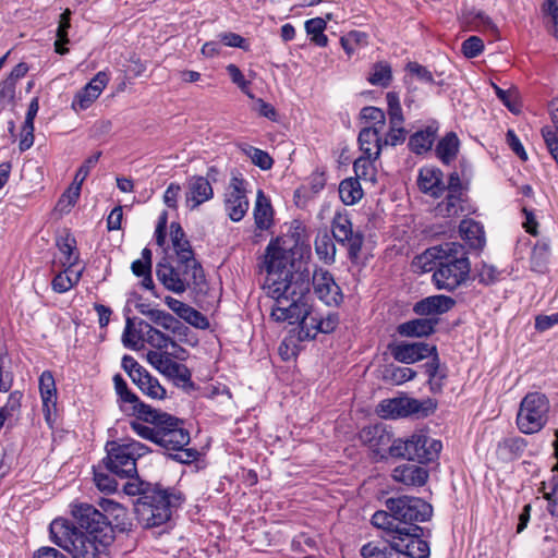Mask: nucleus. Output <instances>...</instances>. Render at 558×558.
I'll list each match as a JSON object with an SVG mask.
<instances>
[{"label": "nucleus", "mask_w": 558, "mask_h": 558, "mask_svg": "<svg viewBox=\"0 0 558 558\" xmlns=\"http://www.w3.org/2000/svg\"><path fill=\"white\" fill-rule=\"evenodd\" d=\"M264 266L266 278L263 289L266 295L279 302L281 298L299 299L308 295L311 289V271L303 268L302 262L295 264L290 253L270 242L266 248Z\"/></svg>", "instance_id": "f257e3e1"}, {"label": "nucleus", "mask_w": 558, "mask_h": 558, "mask_svg": "<svg viewBox=\"0 0 558 558\" xmlns=\"http://www.w3.org/2000/svg\"><path fill=\"white\" fill-rule=\"evenodd\" d=\"M49 532L51 541L73 558H105L113 542L111 534L86 533L62 518L50 523Z\"/></svg>", "instance_id": "f03ea898"}, {"label": "nucleus", "mask_w": 558, "mask_h": 558, "mask_svg": "<svg viewBox=\"0 0 558 558\" xmlns=\"http://www.w3.org/2000/svg\"><path fill=\"white\" fill-rule=\"evenodd\" d=\"M423 258L435 259L433 280L439 290L453 291L469 279L471 264L464 246L460 243L447 242L430 247Z\"/></svg>", "instance_id": "7ed1b4c3"}, {"label": "nucleus", "mask_w": 558, "mask_h": 558, "mask_svg": "<svg viewBox=\"0 0 558 558\" xmlns=\"http://www.w3.org/2000/svg\"><path fill=\"white\" fill-rule=\"evenodd\" d=\"M156 420L158 422L156 445L163 448L169 457L180 463L187 464L197 460L198 451L186 448L191 438L183 421L153 407L144 412V416L140 421L156 422Z\"/></svg>", "instance_id": "20e7f679"}, {"label": "nucleus", "mask_w": 558, "mask_h": 558, "mask_svg": "<svg viewBox=\"0 0 558 558\" xmlns=\"http://www.w3.org/2000/svg\"><path fill=\"white\" fill-rule=\"evenodd\" d=\"M134 504L138 522L146 529L159 526L170 520L172 509L180 506L183 498L175 490L156 487Z\"/></svg>", "instance_id": "39448f33"}, {"label": "nucleus", "mask_w": 558, "mask_h": 558, "mask_svg": "<svg viewBox=\"0 0 558 558\" xmlns=\"http://www.w3.org/2000/svg\"><path fill=\"white\" fill-rule=\"evenodd\" d=\"M156 276L167 290L177 294L187 289L203 292L206 286L203 267L197 260L178 259L177 266H173L163 258L156 265Z\"/></svg>", "instance_id": "423d86ee"}, {"label": "nucleus", "mask_w": 558, "mask_h": 558, "mask_svg": "<svg viewBox=\"0 0 558 558\" xmlns=\"http://www.w3.org/2000/svg\"><path fill=\"white\" fill-rule=\"evenodd\" d=\"M107 457L102 460L107 471L117 474L120 478L137 475L136 461L148 452V448L136 441H110L106 446Z\"/></svg>", "instance_id": "0eeeda50"}, {"label": "nucleus", "mask_w": 558, "mask_h": 558, "mask_svg": "<svg viewBox=\"0 0 558 558\" xmlns=\"http://www.w3.org/2000/svg\"><path fill=\"white\" fill-rule=\"evenodd\" d=\"M441 442L425 434L416 433L405 439H396L389 447V454L418 463H428L438 458Z\"/></svg>", "instance_id": "6e6552de"}, {"label": "nucleus", "mask_w": 558, "mask_h": 558, "mask_svg": "<svg viewBox=\"0 0 558 558\" xmlns=\"http://www.w3.org/2000/svg\"><path fill=\"white\" fill-rule=\"evenodd\" d=\"M550 403L541 392H529L521 401L517 415L519 429L524 434L539 432L548 420Z\"/></svg>", "instance_id": "1a4fd4ad"}, {"label": "nucleus", "mask_w": 558, "mask_h": 558, "mask_svg": "<svg viewBox=\"0 0 558 558\" xmlns=\"http://www.w3.org/2000/svg\"><path fill=\"white\" fill-rule=\"evenodd\" d=\"M436 404L430 399L417 400L410 397H399L384 400L378 405V414L384 418L426 417L434 413Z\"/></svg>", "instance_id": "9d476101"}, {"label": "nucleus", "mask_w": 558, "mask_h": 558, "mask_svg": "<svg viewBox=\"0 0 558 558\" xmlns=\"http://www.w3.org/2000/svg\"><path fill=\"white\" fill-rule=\"evenodd\" d=\"M385 505L399 523L409 524L410 526L415 525V522L427 521L433 513L432 506L416 497L388 498Z\"/></svg>", "instance_id": "9b49d317"}, {"label": "nucleus", "mask_w": 558, "mask_h": 558, "mask_svg": "<svg viewBox=\"0 0 558 558\" xmlns=\"http://www.w3.org/2000/svg\"><path fill=\"white\" fill-rule=\"evenodd\" d=\"M423 529L418 525L402 527L391 535V542L396 553L409 558H428L430 554L429 545L421 538Z\"/></svg>", "instance_id": "f8f14e48"}, {"label": "nucleus", "mask_w": 558, "mask_h": 558, "mask_svg": "<svg viewBox=\"0 0 558 558\" xmlns=\"http://www.w3.org/2000/svg\"><path fill=\"white\" fill-rule=\"evenodd\" d=\"M147 361L158 372L172 380L175 386L184 389L193 388L190 369L184 364L172 360L168 353L149 351L147 353Z\"/></svg>", "instance_id": "ddd939ff"}, {"label": "nucleus", "mask_w": 558, "mask_h": 558, "mask_svg": "<svg viewBox=\"0 0 558 558\" xmlns=\"http://www.w3.org/2000/svg\"><path fill=\"white\" fill-rule=\"evenodd\" d=\"M72 514L77 524L85 530L84 532L96 535H101L106 532V534L113 535V527L109 518L94 506L88 504L75 505L72 509Z\"/></svg>", "instance_id": "4468645a"}, {"label": "nucleus", "mask_w": 558, "mask_h": 558, "mask_svg": "<svg viewBox=\"0 0 558 558\" xmlns=\"http://www.w3.org/2000/svg\"><path fill=\"white\" fill-rule=\"evenodd\" d=\"M311 283L317 298L328 306H338L343 301L340 287L336 283L331 272L325 268L316 267L311 272Z\"/></svg>", "instance_id": "2eb2a0df"}, {"label": "nucleus", "mask_w": 558, "mask_h": 558, "mask_svg": "<svg viewBox=\"0 0 558 558\" xmlns=\"http://www.w3.org/2000/svg\"><path fill=\"white\" fill-rule=\"evenodd\" d=\"M218 170L210 167L206 177L193 175L186 182L185 202L190 209H196L203 203L214 197V190L210 180L216 181Z\"/></svg>", "instance_id": "dca6fc26"}, {"label": "nucleus", "mask_w": 558, "mask_h": 558, "mask_svg": "<svg viewBox=\"0 0 558 558\" xmlns=\"http://www.w3.org/2000/svg\"><path fill=\"white\" fill-rule=\"evenodd\" d=\"M244 183L243 179L233 177L225 194V209L229 218L235 222L243 219L250 206Z\"/></svg>", "instance_id": "f3484780"}, {"label": "nucleus", "mask_w": 558, "mask_h": 558, "mask_svg": "<svg viewBox=\"0 0 558 558\" xmlns=\"http://www.w3.org/2000/svg\"><path fill=\"white\" fill-rule=\"evenodd\" d=\"M332 238L340 244L348 246L349 256L356 258L363 245V235L353 232L351 220L347 215L336 214L332 219Z\"/></svg>", "instance_id": "a211bd4d"}, {"label": "nucleus", "mask_w": 558, "mask_h": 558, "mask_svg": "<svg viewBox=\"0 0 558 558\" xmlns=\"http://www.w3.org/2000/svg\"><path fill=\"white\" fill-rule=\"evenodd\" d=\"M308 295L296 299L281 298L271 306L270 317L277 323L296 324L310 311Z\"/></svg>", "instance_id": "6ab92c4d"}, {"label": "nucleus", "mask_w": 558, "mask_h": 558, "mask_svg": "<svg viewBox=\"0 0 558 558\" xmlns=\"http://www.w3.org/2000/svg\"><path fill=\"white\" fill-rule=\"evenodd\" d=\"M390 353L398 362L413 364L429 356L433 359L437 348L425 342H401L390 345Z\"/></svg>", "instance_id": "aec40b11"}, {"label": "nucleus", "mask_w": 558, "mask_h": 558, "mask_svg": "<svg viewBox=\"0 0 558 558\" xmlns=\"http://www.w3.org/2000/svg\"><path fill=\"white\" fill-rule=\"evenodd\" d=\"M109 82V74L105 71L98 72L89 83L78 90L73 99L72 108L86 110L100 96Z\"/></svg>", "instance_id": "412c9836"}, {"label": "nucleus", "mask_w": 558, "mask_h": 558, "mask_svg": "<svg viewBox=\"0 0 558 558\" xmlns=\"http://www.w3.org/2000/svg\"><path fill=\"white\" fill-rule=\"evenodd\" d=\"M114 389L120 400L124 403L121 410L128 415L135 416L138 421L144 416V412L151 407L144 403L132 392L120 374L113 376Z\"/></svg>", "instance_id": "4be33fe9"}, {"label": "nucleus", "mask_w": 558, "mask_h": 558, "mask_svg": "<svg viewBox=\"0 0 558 558\" xmlns=\"http://www.w3.org/2000/svg\"><path fill=\"white\" fill-rule=\"evenodd\" d=\"M361 440L375 452L380 453L391 446L392 435L383 424L364 427L360 433Z\"/></svg>", "instance_id": "5701e85b"}, {"label": "nucleus", "mask_w": 558, "mask_h": 558, "mask_svg": "<svg viewBox=\"0 0 558 558\" xmlns=\"http://www.w3.org/2000/svg\"><path fill=\"white\" fill-rule=\"evenodd\" d=\"M39 392L43 401V412L47 422L57 408V387L52 373L44 371L39 377Z\"/></svg>", "instance_id": "b1692460"}, {"label": "nucleus", "mask_w": 558, "mask_h": 558, "mask_svg": "<svg viewBox=\"0 0 558 558\" xmlns=\"http://www.w3.org/2000/svg\"><path fill=\"white\" fill-rule=\"evenodd\" d=\"M165 303L173 313L190 325L199 329H205L209 326L208 319L189 304L169 295L165 298Z\"/></svg>", "instance_id": "393cba45"}, {"label": "nucleus", "mask_w": 558, "mask_h": 558, "mask_svg": "<svg viewBox=\"0 0 558 558\" xmlns=\"http://www.w3.org/2000/svg\"><path fill=\"white\" fill-rule=\"evenodd\" d=\"M456 304L451 296L447 295H432L418 301L413 311L421 316L444 314L450 311Z\"/></svg>", "instance_id": "a878e982"}, {"label": "nucleus", "mask_w": 558, "mask_h": 558, "mask_svg": "<svg viewBox=\"0 0 558 558\" xmlns=\"http://www.w3.org/2000/svg\"><path fill=\"white\" fill-rule=\"evenodd\" d=\"M418 189L430 196L440 197L445 191L442 172L436 168H422L417 178Z\"/></svg>", "instance_id": "bb28decb"}, {"label": "nucleus", "mask_w": 558, "mask_h": 558, "mask_svg": "<svg viewBox=\"0 0 558 558\" xmlns=\"http://www.w3.org/2000/svg\"><path fill=\"white\" fill-rule=\"evenodd\" d=\"M383 130L377 126L363 128L359 134L360 148L363 155L378 159L383 149L384 141L380 137Z\"/></svg>", "instance_id": "cd10ccee"}, {"label": "nucleus", "mask_w": 558, "mask_h": 558, "mask_svg": "<svg viewBox=\"0 0 558 558\" xmlns=\"http://www.w3.org/2000/svg\"><path fill=\"white\" fill-rule=\"evenodd\" d=\"M392 477L395 481L408 486H422L426 483L428 473L422 466L403 464L392 471Z\"/></svg>", "instance_id": "c85d7f7f"}, {"label": "nucleus", "mask_w": 558, "mask_h": 558, "mask_svg": "<svg viewBox=\"0 0 558 558\" xmlns=\"http://www.w3.org/2000/svg\"><path fill=\"white\" fill-rule=\"evenodd\" d=\"M138 340L158 350L166 349L169 345L175 347V342L169 336L145 320H140L138 323Z\"/></svg>", "instance_id": "c756f323"}, {"label": "nucleus", "mask_w": 558, "mask_h": 558, "mask_svg": "<svg viewBox=\"0 0 558 558\" xmlns=\"http://www.w3.org/2000/svg\"><path fill=\"white\" fill-rule=\"evenodd\" d=\"M170 236L178 259L181 262L196 260L190 241L186 239L180 223L172 222L170 225Z\"/></svg>", "instance_id": "7c9ffc66"}, {"label": "nucleus", "mask_w": 558, "mask_h": 558, "mask_svg": "<svg viewBox=\"0 0 558 558\" xmlns=\"http://www.w3.org/2000/svg\"><path fill=\"white\" fill-rule=\"evenodd\" d=\"M436 319L416 318L398 326V333L403 337H425L434 332Z\"/></svg>", "instance_id": "2f4dec72"}, {"label": "nucleus", "mask_w": 558, "mask_h": 558, "mask_svg": "<svg viewBox=\"0 0 558 558\" xmlns=\"http://www.w3.org/2000/svg\"><path fill=\"white\" fill-rule=\"evenodd\" d=\"M101 507L109 515L113 518V521H110L113 527V532L116 530L121 533L131 531L132 523L128 518V512L124 507L110 499H104Z\"/></svg>", "instance_id": "473e14b6"}, {"label": "nucleus", "mask_w": 558, "mask_h": 558, "mask_svg": "<svg viewBox=\"0 0 558 558\" xmlns=\"http://www.w3.org/2000/svg\"><path fill=\"white\" fill-rule=\"evenodd\" d=\"M461 238L473 248H482L485 244V234L482 225L472 219H464L459 226Z\"/></svg>", "instance_id": "72a5a7b5"}, {"label": "nucleus", "mask_w": 558, "mask_h": 558, "mask_svg": "<svg viewBox=\"0 0 558 558\" xmlns=\"http://www.w3.org/2000/svg\"><path fill=\"white\" fill-rule=\"evenodd\" d=\"M360 554L363 558H399L391 538L388 542L371 541L361 547Z\"/></svg>", "instance_id": "f704fd0d"}, {"label": "nucleus", "mask_w": 558, "mask_h": 558, "mask_svg": "<svg viewBox=\"0 0 558 558\" xmlns=\"http://www.w3.org/2000/svg\"><path fill=\"white\" fill-rule=\"evenodd\" d=\"M272 207L262 190H258L254 207L255 225L260 230H267L272 225Z\"/></svg>", "instance_id": "c9c22d12"}, {"label": "nucleus", "mask_w": 558, "mask_h": 558, "mask_svg": "<svg viewBox=\"0 0 558 558\" xmlns=\"http://www.w3.org/2000/svg\"><path fill=\"white\" fill-rule=\"evenodd\" d=\"M149 319L157 326H160L161 328L171 331L179 337L186 336L190 331V329L184 324H182L179 319L166 311L154 310V312L150 313Z\"/></svg>", "instance_id": "e433bc0d"}, {"label": "nucleus", "mask_w": 558, "mask_h": 558, "mask_svg": "<svg viewBox=\"0 0 558 558\" xmlns=\"http://www.w3.org/2000/svg\"><path fill=\"white\" fill-rule=\"evenodd\" d=\"M459 138L456 133H447L436 145V156L445 165H450L458 155L459 151Z\"/></svg>", "instance_id": "4c0bfd02"}, {"label": "nucleus", "mask_w": 558, "mask_h": 558, "mask_svg": "<svg viewBox=\"0 0 558 558\" xmlns=\"http://www.w3.org/2000/svg\"><path fill=\"white\" fill-rule=\"evenodd\" d=\"M437 128L428 125L426 129L415 132L409 140V147L415 154L428 151L436 138Z\"/></svg>", "instance_id": "58836bf2"}, {"label": "nucleus", "mask_w": 558, "mask_h": 558, "mask_svg": "<svg viewBox=\"0 0 558 558\" xmlns=\"http://www.w3.org/2000/svg\"><path fill=\"white\" fill-rule=\"evenodd\" d=\"M550 258V245L546 240L538 241L531 254V269L538 274H544L547 270V266Z\"/></svg>", "instance_id": "ea45409f"}, {"label": "nucleus", "mask_w": 558, "mask_h": 558, "mask_svg": "<svg viewBox=\"0 0 558 558\" xmlns=\"http://www.w3.org/2000/svg\"><path fill=\"white\" fill-rule=\"evenodd\" d=\"M425 373L428 375V384L433 393L442 390L444 381L447 378L445 369L440 367L438 354L424 365Z\"/></svg>", "instance_id": "a19ab883"}, {"label": "nucleus", "mask_w": 558, "mask_h": 558, "mask_svg": "<svg viewBox=\"0 0 558 558\" xmlns=\"http://www.w3.org/2000/svg\"><path fill=\"white\" fill-rule=\"evenodd\" d=\"M367 81L373 86L387 88L392 82V70L388 62H375L368 73Z\"/></svg>", "instance_id": "79ce46f5"}, {"label": "nucleus", "mask_w": 558, "mask_h": 558, "mask_svg": "<svg viewBox=\"0 0 558 558\" xmlns=\"http://www.w3.org/2000/svg\"><path fill=\"white\" fill-rule=\"evenodd\" d=\"M134 384L144 395L151 399L161 400L166 397V389L147 371L142 376H137Z\"/></svg>", "instance_id": "37998d69"}, {"label": "nucleus", "mask_w": 558, "mask_h": 558, "mask_svg": "<svg viewBox=\"0 0 558 558\" xmlns=\"http://www.w3.org/2000/svg\"><path fill=\"white\" fill-rule=\"evenodd\" d=\"M339 196L345 205H354L363 197L359 179L348 178L339 184Z\"/></svg>", "instance_id": "c03bdc74"}, {"label": "nucleus", "mask_w": 558, "mask_h": 558, "mask_svg": "<svg viewBox=\"0 0 558 558\" xmlns=\"http://www.w3.org/2000/svg\"><path fill=\"white\" fill-rule=\"evenodd\" d=\"M82 269H74V266H68L63 272L58 274L51 282L52 290L57 293L69 291L80 281Z\"/></svg>", "instance_id": "a18cd8bd"}, {"label": "nucleus", "mask_w": 558, "mask_h": 558, "mask_svg": "<svg viewBox=\"0 0 558 558\" xmlns=\"http://www.w3.org/2000/svg\"><path fill=\"white\" fill-rule=\"evenodd\" d=\"M463 192L453 193L447 190L446 198L437 205L436 210L444 217L457 216L463 210Z\"/></svg>", "instance_id": "49530a36"}, {"label": "nucleus", "mask_w": 558, "mask_h": 558, "mask_svg": "<svg viewBox=\"0 0 558 558\" xmlns=\"http://www.w3.org/2000/svg\"><path fill=\"white\" fill-rule=\"evenodd\" d=\"M299 324L298 339L300 341H307L314 339L318 330V314L314 313L310 305V311L304 317L296 323Z\"/></svg>", "instance_id": "de8ad7c7"}, {"label": "nucleus", "mask_w": 558, "mask_h": 558, "mask_svg": "<svg viewBox=\"0 0 558 558\" xmlns=\"http://www.w3.org/2000/svg\"><path fill=\"white\" fill-rule=\"evenodd\" d=\"M315 252L319 259L332 264L336 256V246L327 231L319 232L315 239Z\"/></svg>", "instance_id": "09e8293b"}, {"label": "nucleus", "mask_w": 558, "mask_h": 558, "mask_svg": "<svg viewBox=\"0 0 558 558\" xmlns=\"http://www.w3.org/2000/svg\"><path fill=\"white\" fill-rule=\"evenodd\" d=\"M416 376V372L408 366L388 365L383 372L385 381L391 385H402Z\"/></svg>", "instance_id": "8fccbe9b"}, {"label": "nucleus", "mask_w": 558, "mask_h": 558, "mask_svg": "<svg viewBox=\"0 0 558 558\" xmlns=\"http://www.w3.org/2000/svg\"><path fill=\"white\" fill-rule=\"evenodd\" d=\"M541 13L548 32L558 37V0H544Z\"/></svg>", "instance_id": "3c124183"}, {"label": "nucleus", "mask_w": 558, "mask_h": 558, "mask_svg": "<svg viewBox=\"0 0 558 558\" xmlns=\"http://www.w3.org/2000/svg\"><path fill=\"white\" fill-rule=\"evenodd\" d=\"M239 148L246 157L251 159V161L255 166H257L262 170H269L272 167L274 160L267 151L256 148L246 143L240 144Z\"/></svg>", "instance_id": "603ef678"}, {"label": "nucleus", "mask_w": 558, "mask_h": 558, "mask_svg": "<svg viewBox=\"0 0 558 558\" xmlns=\"http://www.w3.org/2000/svg\"><path fill=\"white\" fill-rule=\"evenodd\" d=\"M71 10L65 9L60 15L59 25L57 28V40L54 43L56 52L59 54H65L69 51V49L64 48L63 45L69 43L68 32L71 27Z\"/></svg>", "instance_id": "864d4df0"}, {"label": "nucleus", "mask_w": 558, "mask_h": 558, "mask_svg": "<svg viewBox=\"0 0 558 558\" xmlns=\"http://www.w3.org/2000/svg\"><path fill=\"white\" fill-rule=\"evenodd\" d=\"M114 476H117V474L107 471L106 468L105 470H102L100 465L94 468L95 485L105 494H112L118 490V482Z\"/></svg>", "instance_id": "5fc2aeb1"}, {"label": "nucleus", "mask_w": 558, "mask_h": 558, "mask_svg": "<svg viewBox=\"0 0 558 558\" xmlns=\"http://www.w3.org/2000/svg\"><path fill=\"white\" fill-rule=\"evenodd\" d=\"M326 21L322 17L311 19L305 22V29L312 36L311 40L319 47L327 46L328 38L324 35L326 28Z\"/></svg>", "instance_id": "6e6d98bb"}, {"label": "nucleus", "mask_w": 558, "mask_h": 558, "mask_svg": "<svg viewBox=\"0 0 558 558\" xmlns=\"http://www.w3.org/2000/svg\"><path fill=\"white\" fill-rule=\"evenodd\" d=\"M397 521L398 520L389 510H378L372 517V524L374 526L390 532L391 535H396L397 531L402 529Z\"/></svg>", "instance_id": "4d7b16f0"}, {"label": "nucleus", "mask_w": 558, "mask_h": 558, "mask_svg": "<svg viewBox=\"0 0 558 558\" xmlns=\"http://www.w3.org/2000/svg\"><path fill=\"white\" fill-rule=\"evenodd\" d=\"M495 93L500 101L514 114L520 113L521 104L519 100V92L517 88L502 89L493 84Z\"/></svg>", "instance_id": "13d9d810"}, {"label": "nucleus", "mask_w": 558, "mask_h": 558, "mask_svg": "<svg viewBox=\"0 0 558 558\" xmlns=\"http://www.w3.org/2000/svg\"><path fill=\"white\" fill-rule=\"evenodd\" d=\"M374 157H368L367 155H363L357 158L353 163V170L356 174V179L375 181V167L373 161H375Z\"/></svg>", "instance_id": "bf43d9fd"}, {"label": "nucleus", "mask_w": 558, "mask_h": 558, "mask_svg": "<svg viewBox=\"0 0 558 558\" xmlns=\"http://www.w3.org/2000/svg\"><path fill=\"white\" fill-rule=\"evenodd\" d=\"M386 100L388 105L389 124H403L404 118L400 105L399 95L396 92H389L386 95Z\"/></svg>", "instance_id": "052dcab7"}, {"label": "nucleus", "mask_w": 558, "mask_h": 558, "mask_svg": "<svg viewBox=\"0 0 558 558\" xmlns=\"http://www.w3.org/2000/svg\"><path fill=\"white\" fill-rule=\"evenodd\" d=\"M122 343L125 348L132 350H141L143 348L142 340H138V327L135 328L133 319L130 317H128L125 322Z\"/></svg>", "instance_id": "680f3d73"}, {"label": "nucleus", "mask_w": 558, "mask_h": 558, "mask_svg": "<svg viewBox=\"0 0 558 558\" xmlns=\"http://www.w3.org/2000/svg\"><path fill=\"white\" fill-rule=\"evenodd\" d=\"M131 481L126 482L123 485V492L129 496H136L143 497L146 496L148 490H154L157 486L151 485L150 483H145L140 481L136 475L133 477H130Z\"/></svg>", "instance_id": "e2e57ef3"}, {"label": "nucleus", "mask_w": 558, "mask_h": 558, "mask_svg": "<svg viewBox=\"0 0 558 558\" xmlns=\"http://www.w3.org/2000/svg\"><path fill=\"white\" fill-rule=\"evenodd\" d=\"M151 426L145 425L137 420L132 421L131 428L134 433H136L140 437L150 440L156 444V436L158 432V422H147Z\"/></svg>", "instance_id": "0e129e2a"}, {"label": "nucleus", "mask_w": 558, "mask_h": 558, "mask_svg": "<svg viewBox=\"0 0 558 558\" xmlns=\"http://www.w3.org/2000/svg\"><path fill=\"white\" fill-rule=\"evenodd\" d=\"M227 72L232 81L247 97L254 98V95L250 92V82L244 78L243 73L235 64L227 65Z\"/></svg>", "instance_id": "69168bd1"}, {"label": "nucleus", "mask_w": 558, "mask_h": 558, "mask_svg": "<svg viewBox=\"0 0 558 558\" xmlns=\"http://www.w3.org/2000/svg\"><path fill=\"white\" fill-rule=\"evenodd\" d=\"M131 269L137 277L151 272V251L144 248L142 251V258L134 260L131 265Z\"/></svg>", "instance_id": "338daca9"}, {"label": "nucleus", "mask_w": 558, "mask_h": 558, "mask_svg": "<svg viewBox=\"0 0 558 558\" xmlns=\"http://www.w3.org/2000/svg\"><path fill=\"white\" fill-rule=\"evenodd\" d=\"M76 241L73 238L66 236L62 242L58 243L60 252L64 256L63 265L75 266L78 255L74 254Z\"/></svg>", "instance_id": "774afa93"}]
</instances>
